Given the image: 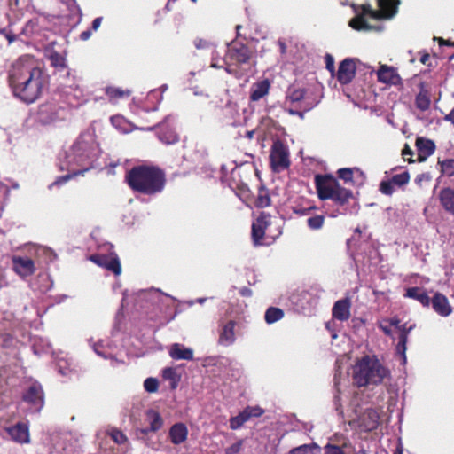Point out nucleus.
Listing matches in <instances>:
<instances>
[{
	"label": "nucleus",
	"mask_w": 454,
	"mask_h": 454,
	"mask_svg": "<svg viewBox=\"0 0 454 454\" xmlns=\"http://www.w3.org/2000/svg\"><path fill=\"white\" fill-rule=\"evenodd\" d=\"M162 377L170 381L171 388L175 389L177 387L180 377L177 375L176 369L172 367L165 368L162 372Z\"/></svg>",
	"instance_id": "35"
},
{
	"label": "nucleus",
	"mask_w": 454,
	"mask_h": 454,
	"mask_svg": "<svg viewBox=\"0 0 454 454\" xmlns=\"http://www.w3.org/2000/svg\"><path fill=\"white\" fill-rule=\"evenodd\" d=\"M380 191L384 194L390 195L393 192V188L390 184L383 182L380 184Z\"/></svg>",
	"instance_id": "50"
},
{
	"label": "nucleus",
	"mask_w": 454,
	"mask_h": 454,
	"mask_svg": "<svg viewBox=\"0 0 454 454\" xmlns=\"http://www.w3.org/2000/svg\"><path fill=\"white\" fill-rule=\"evenodd\" d=\"M91 35H92V30L91 29L86 30V31H83V32L81 33L80 38L82 41H87L88 39L90 38Z\"/></svg>",
	"instance_id": "58"
},
{
	"label": "nucleus",
	"mask_w": 454,
	"mask_h": 454,
	"mask_svg": "<svg viewBox=\"0 0 454 454\" xmlns=\"http://www.w3.org/2000/svg\"><path fill=\"white\" fill-rule=\"evenodd\" d=\"M99 153L98 145L92 135L80 136L65 154L64 163L70 173L58 177L49 185V189L51 190L55 185H62L72 177L83 175L91 169Z\"/></svg>",
	"instance_id": "2"
},
{
	"label": "nucleus",
	"mask_w": 454,
	"mask_h": 454,
	"mask_svg": "<svg viewBox=\"0 0 454 454\" xmlns=\"http://www.w3.org/2000/svg\"><path fill=\"white\" fill-rule=\"evenodd\" d=\"M188 436L187 427L183 423L173 425L169 430V437L172 443L178 445L183 443Z\"/></svg>",
	"instance_id": "23"
},
{
	"label": "nucleus",
	"mask_w": 454,
	"mask_h": 454,
	"mask_svg": "<svg viewBox=\"0 0 454 454\" xmlns=\"http://www.w3.org/2000/svg\"><path fill=\"white\" fill-rule=\"evenodd\" d=\"M320 447L317 443L303 444L292 449L287 454H319Z\"/></svg>",
	"instance_id": "33"
},
{
	"label": "nucleus",
	"mask_w": 454,
	"mask_h": 454,
	"mask_svg": "<svg viewBox=\"0 0 454 454\" xmlns=\"http://www.w3.org/2000/svg\"><path fill=\"white\" fill-rule=\"evenodd\" d=\"M379 327L386 335L392 336V327L386 321L381 320Z\"/></svg>",
	"instance_id": "49"
},
{
	"label": "nucleus",
	"mask_w": 454,
	"mask_h": 454,
	"mask_svg": "<svg viewBox=\"0 0 454 454\" xmlns=\"http://www.w3.org/2000/svg\"><path fill=\"white\" fill-rule=\"evenodd\" d=\"M10 437L19 443H28L30 441L28 426L24 423H17L8 428Z\"/></svg>",
	"instance_id": "18"
},
{
	"label": "nucleus",
	"mask_w": 454,
	"mask_h": 454,
	"mask_svg": "<svg viewBox=\"0 0 454 454\" xmlns=\"http://www.w3.org/2000/svg\"><path fill=\"white\" fill-rule=\"evenodd\" d=\"M39 118L43 123H52L59 119V111L51 106H43L40 108Z\"/></svg>",
	"instance_id": "29"
},
{
	"label": "nucleus",
	"mask_w": 454,
	"mask_h": 454,
	"mask_svg": "<svg viewBox=\"0 0 454 454\" xmlns=\"http://www.w3.org/2000/svg\"><path fill=\"white\" fill-rule=\"evenodd\" d=\"M24 400L34 405L35 411H39L43 405V392L40 384L32 383L26 394Z\"/></svg>",
	"instance_id": "15"
},
{
	"label": "nucleus",
	"mask_w": 454,
	"mask_h": 454,
	"mask_svg": "<svg viewBox=\"0 0 454 454\" xmlns=\"http://www.w3.org/2000/svg\"><path fill=\"white\" fill-rule=\"evenodd\" d=\"M350 308L349 299L339 300L332 309V315L337 320L347 321L350 317Z\"/></svg>",
	"instance_id": "19"
},
{
	"label": "nucleus",
	"mask_w": 454,
	"mask_h": 454,
	"mask_svg": "<svg viewBox=\"0 0 454 454\" xmlns=\"http://www.w3.org/2000/svg\"><path fill=\"white\" fill-rule=\"evenodd\" d=\"M128 299H129V293H128V291H124L123 292V298H122V304L124 302H127Z\"/></svg>",
	"instance_id": "63"
},
{
	"label": "nucleus",
	"mask_w": 454,
	"mask_h": 454,
	"mask_svg": "<svg viewBox=\"0 0 454 454\" xmlns=\"http://www.w3.org/2000/svg\"><path fill=\"white\" fill-rule=\"evenodd\" d=\"M386 321L391 327H395L398 333V343L395 347L396 354L401 356L402 364H405L407 363L406 350H407V341L408 336L410 333L414 329L415 325H411L407 326V324L400 325V320L397 317H392L389 319H382Z\"/></svg>",
	"instance_id": "8"
},
{
	"label": "nucleus",
	"mask_w": 454,
	"mask_h": 454,
	"mask_svg": "<svg viewBox=\"0 0 454 454\" xmlns=\"http://www.w3.org/2000/svg\"><path fill=\"white\" fill-rule=\"evenodd\" d=\"M444 119L447 121H451L454 124V107L451 109L449 114H447Z\"/></svg>",
	"instance_id": "60"
},
{
	"label": "nucleus",
	"mask_w": 454,
	"mask_h": 454,
	"mask_svg": "<svg viewBox=\"0 0 454 454\" xmlns=\"http://www.w3.org/2000/svg\"><path fill=\"white\" fill-rule=\"evenodd\" d=\"M316 186L320 200H332L339 205H345L353 197V192L342 187L329 176H317Z\"/></svg>",
	"instance_id": "6"
},
{
	"label": "nucleus",
	"mask_w": 454,
	"mask_h": 454,
	"mask_svg": "<svg viewBox=\"0 0 454 454\" xmlns=\"http://www.w3.org/2000/svg\"><path fill=\"white\" fill-rule=\"evenodd\" d=\"M207 298L203 297V298H198L196 300V302L200 303V304H203L205 301H206Z\"/></svg>",
	"instance_id": "64"
},
{
	"label": "nucleus",
	"mask_w": 454,
	"mask_h": 454,
	"mask_svg": "<svg viewBox=\"0 0 454 454\" xmlns=\"http://www.w3.org/2000/svg\"><path fill=\"white\" fill-rule=\"evenodd\" d=\"M229 56L231 60L238 63H246L250 58V51L245 45H231L229 49Z\"/></svg>",
	"instance_id": "24"
},
{
	"label": "nucleus",
	"mask_w": 454,
	"mask_h": 454,
	"mask_svg": "<svg viewBox=\"0 0 454 454\" xmlns=\"http://www.w3.org/2000/svg\"><path fill=\"white\" fill-rule=\"evenodd\" d=\"M431 179H432V176L430 175V173H428V172L421 173L416 176L415 183L419 185H422L423 183L430 182Z\"/></svg>",
	"instance_id": "47"
},
{
	"label": "nucleus",
	"mask_w": 454,
	"mask_h": 454,
	"mask_svg": "<svg viewBox=\"0 0 454 454\" xmlns=\"http://www.w3.org/2000/svg\"><path fill=\"white\" fill-rule=\"evenodd\" d=\"M102 17H98L92 21L91 30L97 31L102 23Z\"/></svg>",
	"instance_id": "54"
},
{
	"label": "nucleus",
	"mask_w": 454,
	"mask_h": 454,
	"mask_svg": "<svg viewBox=\"0 0 454 454\" xmlns=\"http://www.w3.org/2000/svg\"><path fill=\"white\" fill-rule=\"evenodd\" d=\"M326 68L332 73L334 71V61L333 57L330 55L326 56Z\"/></svg>",
	"instance_id": "53"
},
{
	"label": "nucleus",
	"mask_w": 454,
	"mask_h": 454,
	"mask_svg": "<svg viewBox=\"0 0 454 454\" xmlns=\"http://www.w3.org/2000/svg\"><path fill=\"white\" fill-rule=\"evenodd\" d=\"M347 399H348V396L346 395H338L334 397L336 410L340 411V413H343V410L341 409L342 403H345L347 401Z\"/></svg>",
	"instance_id": "48"
},
{
	"label": "nucleus",
	"mask_w": 454,
	"mask_h": 454,
	"mask_svg": "<svg viewBox=\"0 0 454 454\" xmlns=\"http://www.w3.org/2000/svg\"><path fill=\"white\" fill-rule=\"evenodd\" d=\"M430 303L434 310L441 317H446L452 313V308L448 298L441 293L436 292L430 299Z\"/></svg>",
	"instance_id": "16"
},
{
	"label": "nucleus",
	"mask_w": 454,
	"mask_h": 454,
	"mask_svg": "<svg viewBox=\"0 0 454 454\" xmlns=\"http://www.w3.org/2000/svg\"><path fill=\"white\" fill-rule=\"evenodd\" d=\"M439 199L443 208L454 215V190L445 188L440 192Z\"/></svg>",
	"instance_id": "26"
},
{
	"label": "nucleus",
	"mask_w": 454,
	"mask_h": 454,
	"mask_svg": "<svg viewBox=\"0 0 454 454\" xmlns=\"http://www.w3.org/2000/svg\"><path fill=\"white\" fill-rule=\"evenodd\" d=\"M416 106L419 109L425 111L430 106V99L427 93L420 92L416 98Z\"/></svg>",
	"instance_id": "39"
},
{
	"label": "nucleus",
	"mask_w": 454,
	"mask_h": 454,
	"mask_svg": "<svg viewBox=\"0 0 454 454\" xmlns=\"http://www.w3.org/2000/svg\"><path fill=\"white\" fill-rule=\"evenodd\" d=\"M409 180L410 176L408 173H403L393 176V182L398 185L405 184Z\"/></svg>",
	"instance_id": "46"
},
{
	"label": "nucleus",
	"mask_w": 454,
	"mask_h": 454,
	"mask_svg": "<svg viewBox=\"0 0 454 454\" xmlns=\"http://www.w3.org/2000/svg\"><path fill=\"white\" fill-rule=\"evenodd\" d=\"M160 131L158 135L159 139L166 145H173L179 140V137L174 129L167 127L165 124L160 125Z\"/></svg>",
	"instance_id": "27"
},
{
	"label": "nucleus",
	"mask_w": 454,
	"mask_h": 454,
	"mask_svg": "<svg viewBox=\"0 0 454 454\" xmlns=\"http://www.w3.org/2000/svg\"><path fill=\"white\" fill-rule=\"evenodd\" d=\"M270 82L268 79L256 82L250 88V100L259 101L269 94Z\"/></svg>",
	"instance_id": "21"
},
{
	"label": "nucleus",
	"mask_w": 454,
	"mask_h": 454,
	"mask_svg": "<svg viewBox=\"0 0 454 454\" xmlns=\"http://www.w3.org/2000/svg\"><path fill=\"white\" fill-rule=\"evenodd\" d=\"M243 441L239 440L225 449V454H239L242 449Z\"/></svg>",
	"instance_id": "45"
},
{
	"label": "nucleus",
	"mask_w": 454,
	"mask_h": 454,
	"mask_svg": "<svg viewBox=\"0 0 454 454\" xmlns=\"http://www.w3.org/2000/svg\"><path fill=\"white\" fill-rule=\"evenodd\" d=\"M325 223V217L321 215H316L307 219V224L312 231L320 230Z\"/></svg>",
	"instance_id": "36"
},
{
	"label": "nucleus",
	"mask_w": 454,
	"mask_h": 454,
	"mask_svg": "<svg viewBox=\"0 0 454 454\" xmlns=\"http://www.w3.org/2000/svg\"><path fill=\"white\" fill-rule=\"evenodd\" d=\"M105 93L111 103L116 104L120 99L129 97L131 91L129 90L109 86L105 89Z\"/></svg>",
	"instance_id": "28"
},
{
	"label": "nucleus",
	"mask_w": 454,
	"mask_h": 454,
	"mask_svg": "<svg viewBox=\"0 0 454 454\" xmlns=\"http://www.w3.org/2000/svg\"><path fill=\"white\" fill-rule=\"evenodd\" d=\"M332 323L331 322H327L325 323V328L331 333V337L333 340H335L338 338V334L333 329L332 327Z\"/></svg>",
	"instance_id": "56"
},
{
	"label": "nucleus",
	"mask_w": 454,
	"mask_h": 454,
	"mask_svg": "<svg viewBox=\"0 0 454 454\" xmlns=\"http://www.w3.org/2000/svg\"><path fill=\"white\" fill-rule=\"evenodd\" d=\"M377 79L380 82L387 85H398L401 83L402 79L398 74L396 69L393 67L380 64L376 72Z\"/></svg>",
	"instance_id": "14"
},
{
	"label": "nucleus",
	"mask_w": 454,
	"mask_h": 454,
	"mask_svg": "<svg viewBox=\"0 0 454 454\" xmlns=\"http://www.w3.org/2000/svg\"><path fill=\"white\" fill-rule=\"evenodd\" d=\"M289 114H292V115H299L301 118L303 117V114L302 113H300L298 111H294V110H292V109H289L288 110Z\"/></svg>",
	"instance_id": "62"
},
{
	"label": "nucleus",
	"mask_w": 454,
	"mask_h": 454,
	"mask_svg": "<svg viewBox=\"0 0 454 454\" xmlns=\"http://www.w3.org/2000/svg\"><path fill=\"white\" fill-rule=\"evenodd\" d=\"M428 59H429V54L425 53L421 56L420 62L423 64H426Z\"/></svg>",
	"instance_id": "61"
},
{
	"label": "nucleus",
	"mask_w": 454,
	"mask_h": 454,
	"mask_svg": "<svg viewBox=\"0 0 454 454\" xmlns=\"http://www.w3.org/2000/svg\"><path fill=\"white\" fill-rule=\"evenodd\" d=\"M90 261L100 267L114 272L116 276L121 273V266L118 256L114 254L109 255L94 254L90 257Z\"/></svg>",
	"instance_id": "13"
},
{
	"label": "nucleus",
	"mask_w": 454,
	"mask_h": 454,
	"mask_svg": "<svg viewBox=\"0 0 454 454\" xmlns=\"http://www.w3.org/2000/svg\"><path fill=\"white\" fill-rule=\"evenodd\" d=\"M146 419L150 425V431L156 432L163 426V419L160 414L154 410H149L146 412Z\"/></svg>",
	"instance_id": "32"
},
{
	"label": "nucleus",
	"mask_w": 454,
	"mask_h": 454,
	"mask_svg": "<svg viewBox=\"0 0 454 454\" xmlns=\"http://www.w3.org/2000/svg\"><path fill=\"white\" fill-rule=\"evenodd\" d=\"M378 425V415L372 410L366 411L362 418L360 426L366 431L374 429Z\"/></svg>",
	"instance_id": "31"
},
{
	"label": "nucleus",
	"mask_w": 454,
	"mask_h": 454,
	"mask_svg": "<svg viewBox=\"0 0 454 454\" xmlns=\"http://www.w3.org/2000/svg\"><path fill=\"white\" fill-rule=\"evenodd\" d=\"M51 60H52V63L54 66H59V67H64L65 65V60L63 58H61L60 56H59L58 54H53L51 55Z\"/></svg>",
	"instance_id": "52"
},
{
	"label": "nucleus",
	"mask_w": 454,
	"mask_h": 454,
	"mask_svg": "<svg viewBox=\"0 0 454 454\" xmlns=\"http://www.w3.org/2000/svg\"><path fill=\"white\" fill-rule=\"evenodd\" d=\"M126 180L132 190L147 195L161 192L165 186L163 172L154 167H135L128 172Z\"/></svg>",
	"instance_id": "4"
},
{
	"label": "nucleus",
	"mask_w": 454,
	"mask_h": 454,
	"mask_svg": "<svg viewBox=\"0 0 454 454\" xmlns=\"http://www.w3.org/2000/svg\"><path fill=\"white\" fill-rule=\"evenodd\" d=\"M112 125L121 133L122 134H128L134 129H137L138 128L136 127L133 123H131L129 121H128L125 117L122 115L117 114L110 119Z\"/></svg>",
	"instance_id": "25"
},
{
	"label": "nucleus",
	"mask_w": 454,
	"mask_h": 454,
	"mask_svg": "<svg viewBox=\"0 0 454 454\" xmlns=\"http://www.w3.org/2000/svg\"><path fill=\"white\" fill-rule=\"evenodd\" d=\"M264 411L260 406H247L238 415L230 419V427L232 430L240 428L246 422L252 418H259Z\"/></svg>",
	"instance_id": "11"
},
{
	"label": "nucleus",
	"mask_w": 454,
	"mask_h": 454,
	"mask_svg": "<svg viewBox=\"0 0 454 454\" xmlns=\"http://www.w3.org/2000/svg\"><path fill=\"white\" fill-rule=\"evenodd\" d=\"M354 383L359 387L379 386L391 377L390 370L374 355L357 358L351 369Z\"/></svg>",
	"instance_id": "3"
},
{
	"label": "nucleus",
	"mask_w": 454,
	"mask_h": 454,
	"mask_svg": "<svg viewBox=\"0 0 454 454\" xmlns=\"http://www.w3.org/2000/svg\"><path fill=\"white\" fill-rule=\"evenodd\" d=\"M354 168H343L338 170V176L345 182H350L353 179Z\"/></svg>",
	"instance_id": "43"
},
{
	"label": "nucleus",
	"mask_w": 454,
	"mask_h": 454,
	"mask_svg": "<svg viewBox=\"0 0 454 454\" xmlns=\"http://www.w3.org/2000/svg\"><path fill=\"white\" fill-rule=\"evenodd\" d=\"M257 204L261 207H268L270 204V199L269 196H260Z\"/></svg>",
	"instance_id": "51"
},
{
	"label": "nucleus",
	"mask_w": 454,
	"mask_h": 454,
	"mask_svg": "<svg viewBox=\"0 0 454 454\" xmlns=\"http://www.w3.org/2000/svg\"><path fill=\"white\" fill-rule=\"evenodd\" d=\"M404 296L417 300L423 306L428 307L430 305V297L425 291H421L419 287L408 288Z\"/></svg>",
	"instance_id": "30"
},
{
	"label": "nucleus",
	"mask_w": 454,
	"mask_h": 454,
	"mask_svg": "<svg viewBox=\"0 0 454 454\" xmlns=\"http://www.w3.org/2000/svg\"><path fill=\"white\" fill-rule=\"evenodd\" d=\"M304 90L302 89L292 86L287 90L286 99L291 102H299L304 98Z\"/></svg>",
	"instance_id": "37"
},
{
	"label": "nucleus",
	"mask_w": 454,
	"mask_h": 454,
	"mask_svg": "<svg viewBox=\"0 0 454 454\" xmlns=\"http://www.w3.org/2000/svg\"><path fill=\"white\" fill-rule=\"evenodd\" d=\"M270 165L275 172H280L290 165L287 148L279 141L274 142L270 152Z\"/></svg>",
	"instance_id": "10"
},
{
	"label": "nucleus",
	"mask_w": 454,
	"mask_h": 454,
	"mask_svg": "<svg viewBox=\"0 0 454 454\" xmlns=\"http://www.w3.org/2000/svg\"><path fill=\"white\" fill-rule=\"evenodd\" d=\"M399 4L400 0H378L379 11L372 10L370 6L364 7V14L350 20L349 26L359 32L381 31L382 26L370 24L364 15L375 20L391 19L397 13Z\"/></svg>",
	"instance_id": "5"
},
{
	"label": "nucleus",
	"mask_w": 454,
	"mask_h": 454,
	"mask_svg": "<svg viewBox=\"0 0 454 454\" xmlns=\"http://www.w3.org/2000/svg\"><path fill=\"white\" fill-rule=\"evenodd\" d=\"M360 70H364L371 74L375 72L373 67L361 62L359 59L354 58H347L343 59L339 65L337 80L341 84H348L355 77L356 72Z\"/></svg>",
	"instance_id": "7"
},
{
	"label": "nucleus",
	"mask_w": 454,
	"mask_h": 454,
	"mask_svg": "<svg viewBox=\"0 0 454 454\" xmlns=\"http://www.w3.org/2000/svg\"><path fill=\"white\" fill-rule=\"evenodd\" d=\"M283 317L284 311L281 309L270 307L266 310L264 319L267 324L271 325L282 319Z\"/></svg>",
	"instance_id": "34"
},
{
	"label": "nucleus",
	"mask_w": 454,
	"mask_h": 454,
	"mask_svg": "<svg viewBox=\"0 0 454 454\" xmlns=\"http://www.w3.org/2000/svg\"><path fill=\"white\" fill-rule=\"evenodd\" d=\"M35 26V22L34 20H29L25 27V32L27 34L33 33Z\"/></svg>",
	"instance_id": "57"
},
{
	"label": "nucleus",
	"mask_w": 454,
	"mask_h": 454,
	"mask_svg": "<svg viewBox=\"0 0 454 454\" xmlns=\"http://www.w3.org/2000/svg\"><path fill=\"white\" fill-rule=\"evenodd\" d=\"M9 83L15 97L26 103H33L43 88V72L35 67L30 56H22L12 63L9 70Z\"/></svg>",
	"instance_id": "1"
},
{
	"label": "nucleus",
	"mask_w": 454,
	"mask_h": 454,
	"mask_svg": "<svg viewBox=\"0 0 454 454\" xmlns=\"http://www.w3.org/2000/svg\"><path fill=\"white\" fill-rule=\"evenodd\" d=\"M169 356L174 360H187L193 359V350L191 348H186L180 343H174L168 348Z\"/></svg>",
	"instance_id": "20"
},
{
	"label": "nucleus",
	"mask_w": 454,
	"mask_h": 454,
	"mask_svg": "<svg viewBox=\"0 0 454 454\" xmlns=\"http://www.w3.org/2000/svg\"><path fill=\"white\" fill-rule=\"evenodd\" d=\"M325 454H346L340 446L328 443L325 446Z\"/></svg>",
	"instance_id": "44"
},
{
	"label": "nucleus",
	"mask_w": 454,
	"mask_h": 454,
	"mask_svg": "<svg viewBox=\"0 0 454 454\" xmlns=\"http://www.w3.org/2000/svg\"><path fill=\"white\" fill-rule=\"evenodd\" d=\"M107 434L110 435V437L113 439V441L118 444H122L126 442L127 438L123 434L122 432L119 431L116 428L110 429Z\"/></svg>",
	"instance_id": "42"
},
{
	"label": "nucleus",
	"mask_w": 454,
	"mask_h": 454,
	"mask_svg": "<svg viewBox=\"0 0 454 454\" xmlns=\"http://www.w3.org/2000/svg\"><path fill=\"white\" fill-rule=\"evenodd\" d=\"M93 350L95 351V353L99 356H102L104 358H108L110 357L111 359H113V365L114 366V363H118V360L116 359H114L112 356H108L105 351V348H106V345H105V342L104 340H99L98 341L95 342V343H92L90 344Z\"/></svg>",
	"instance_id": "38"
},
{
	"label": "nucleus",
	"mask_w": 454,
	"mask_h": 454,
	"mask_svg": "<svg viewBox=\"0 0 454 454\" xmlns=\"http://www.w3.org/2000/svg\"><path fill=\"white\" fill-rule=\"evenodd\" d=\"M236 323L232 320L223 324L219 332L218 344L223 347L231 346L236 340Z\"/></svg>",
	"instance_id": "17"
},
{
	"label": "nucleus",
	"mask_w": 454,
	"mask_h": 454,
	"mask_svg": "<svg viewBox=\"0 0 454 454\" xmlns=\"http://www.w3.org/2000/svg\"><path fill=\"white\" fill-rule=\"evenodd\" d=\"M144 387L145 390L148 393H155L158 391L159 388V381L155 378H147L144 381Z\"/></svg>",
	"instance_id": "40"
},
{
	"label": "nucleus",
	"mask_w": 454,
	"mask_h": 454,
	"mask_svg": "<svg viewBox=\"0 0 454 454\" xmlns=\"http://www.w3.org/2000/svg\"><path fill=\"white\" fill-rule=\"evenodd\" d=\"M416 146L419 152V161H425L435 151L434 143L424 137H419L416 141Z\"/></svg>",
	"instance_id": "22"
},
{
	"label": "nucleus",
	"mask_w": 454,
	"mask_h": 454,
	"mask_svg": "<svg viewBox=\"0 0 454 454\" xmlns=\"http://www.w3.org/2000/svg\"><path fill=\"white\" fill-rule=\"evenodd\" d=\"M12 270L21 278L32 276L35 272V265L27 256L14 255L12 258Z\"/></svg>",
	"instance_id": "12"
},
{
	"label": "nucleus",
	"mask_w": 454,
	"mask_h": 454,
	"mask_svg": "<svg viewBox=\"0 0 454 454\" xmlns=\"http://www.w3.org/2000/svg\"><path fill=\"white\" fill-rule=\"evenodd\" d=\"M442 174L452 176H454V160H445L441 163Z\"/></svg>",
	"instance_id": "41"
},
{
	"label": "nucleus",
	"mask_w": 454,
	"mask_h": 454,
	"mask_svg": "<svg viewBox=\"0 0 454 454\" xmlns=\"http://www.w3.org/2000/svg\"><path fill=\"white\" fill-rule=\"evenodd\" d=\"M270 224V215L266 213H261L260 215L253 222L252 239L254 245L262 246L271 243L273 237L269 236L266 233V230Z\"/></svg>",
	"instance_id": "9"
},
{
	"label": "nucleus",
	"mask_w": 454,
	"mask_h": 454,
	"mask_svg": "<svg viewBox=\"0 0 454 454\" xmlns=\"http://www.w3.org/2000/svg\"><path fill=\"white\" fill-rule=\"evenodd\" d=\"M79 81L77 79H74V90L75 91V96H79L82 94V90L79 85Z\"/></svg>",
	"instance_id": "59"
},
{
	"label": "nucleus",
	"mask_w": 454,
	"mask_h": 454,
	"mask_svg": "<svg viewBox=\"0 0 454 454\" xmlns=\"http://www.w3.org/2000/svg\"><path fill=\"white\" fill-rule=\"evenodd\" d=\"M209 45V43L205 41V40H202V39H197L195 41V47L197 49H203V48H207V46Z\"/></svg>",
	"instance_id": "55"
}]
</instances>
